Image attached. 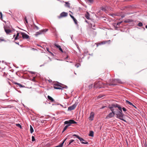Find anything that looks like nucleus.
I'll use <instances>...</instances> for the list:
<instances>
[{
  "mask_svg": "<svg viewBox=\"0 0 147 147\" xmlns=\"http://www.w3.org/2000/svg\"><path fill=\"white\" fill-rule=\"evenodd\" d=\"M133 21L131 20L128 19L127 20H125L124 22L125 23H129L132 22Z\"/></svg>",
  "mask_w": 147,
  "mask_h": 147,
  "instance_id": "dca6fc26",
  "label": "nucleus"
},
{
  "mask_svg": "<svg viewBox=\"0 0 147 147\" xmlns=\"http://www.w3.org/2000/svg\"><path fill=\"white\" fill-rule=\"evenodd\" d=\"M138 26H142L143 25L142 23V22H140L138 24Z\"/></svg>",
  "mask_w": 147,
  "mask_h": 147,
  "instance_id": "cd10ccee",
  "label": "nucleus"
},
{
  "mask_svg": "<svg viewBox=\"0 0 147 147\" xmlns=\"http://www.w3.org/2000/svg\"><path fill=\"white\" fill-rule=\"evenodd\" d=\"M34 26H35V28L37 29V30H38L39 29V28L36 25H34Z\"/></svg>",
  "mask_w": 147,
  "mask_h": 147,
  "instance_id": "a19ab883",
  "label": "nucleus"
},
{
  "mask_svg": "<svg viewBox=\"0 0 147 147\" xmlns=\"http://www.w3.org/2000/svg\"><path fill=\"white\" fill-rule=\"evenodd\" d=\"M115 114V112H114V113L112 112L110 113L107 116L106 118L107 119L111 118L113 117Z\"/></svg>",
  "mask_w": 147,
  "mask_h": 147,
  "instance_id": "6e6552de",
  "label": "nucleus"
},
{
  "mask_svg": "<svg viewBox=\"0 0 147 147\" xmlns=\"http://www.w3.org/2000/svg\"><path fill=\"white\" fill-rule=\"evenodd\" d=\"M18 37L16 36L15 38V40H17L18 38Z\"/></svg>",
  "mask_w": 147,
  "mask_h": 147,
  "instance_id": "c03bdc74",
  "label": "nucleus"
},
{
  "mask_svg": "<svg viewBox=\"0 0 147 147\" xmlns=\"http://www.w3.org/2000/svg\"><path fill=\"white\" fill-rule=\"evenodd\" d=\"M65 3L66 4V6L69 7H70V4L68 2H66Z\"/></svg>",
  "mask_w": 147,
  "mask_h": 147,
  "instance_id": "393cba45",
  "label": "nucleus"
},
{
  "mask_svg": "<svg viewBox=\"0 0 147 147\" xmlns=\"http://www.w3.org/2000/svg\"><path fill=\"white\" fill-rule=\"evenodd\" d=\"M33 131H34L31 125H30V133H32L33 132Z\"/></svg>",
  "mask_w": 147,
  "mask_h": 147,
  "instance_id": "b1692460",
  "label": "nucleus"
},
{
  "mask_svg": "<svg viewBox=\"0 0 147 147\" xmlns=\"http://www.w3.org/2000/svg\"><path fill=\"white\" fill-rule=\"evenodd\" d=\"M122 109H123V111H126V109L124 107H123L122 108Z\"/></svg>",
  "mask_w": 147,
  "mask_h": 147,
  "instance_id": "58836bf2",
  "label": "nucleus"
},
{
  "mask_svg": "<svg viewBox=\"0 0 147 147\" xmlns=\"http://www.w3.org/2000/svg\"><path fill=\"white\" fill-rule=\"evenodd\" d=\"M110 40H109V41H103V42H102L101 43L102 44H105L106 43H107V42H109V41H110Z\"/></svg>",
  "mask_w": 147,
  "mask_h": 147,
  "instance_id": "2f4dec72",
  "label": "nucleus"
},
{
  "mask_svg": "<svg viewBox=\"0 0 147 147\" xmlns=\"http://www.w3.org/2000/svg\"><path fill=\"white\" fill-rule=\"evenodd\" d=\"M48 31V29H45L42 30H40L39 31L36 32L35 36H37L38 35L41 34L42 33H43L44 32H46Z\"/></svg>",
  "mask_w": 147,
  "mask_h": 147,
  "instance_id": "39448f33",
  "label": "nucleus"
},
{
  "mask_svg": "<svg viewBox=\"0 0 147 147\" xmlns=\"http://www.w3.org/2000/svg\"><path fill=\"white\" fill-rule=\"evenodd\" d=\"M20 34H21L23 38L28 39L29 38V36L25 33L24 32H21L20 33Z\"/></svg>",
  "mask_w": 147,
  "mask_h": 147,
  "instance_id": "1a4fd4ad",
  "label": "nucleus"
},
{
  "mask_svg": "<svg viewBox=\"0 0 147 147\" xmlns=\"http://www.w3.org/2000/svg\"><path fill=\"white\" fill-rule=\"evenodd\" d=\"M24 20H25V21L26 23H27V24H28V21L27 20V18H26V16L25 17Z\"/></svg>",
  "mask_w": 147,
  "mask_h": 147,
  "instance_id": "473e14b6",
  "label": "nucleus"
},
{
  "mask_svg": "<svg viewBox=\"0 0 147 147\" xmlns=\"http://www.w3.org/2000/svg\"><path fill=\"white\" fill-rule=\"evenodd\" d=\"M15 36V35H14V36H13V37H14Z\"/></svg>",
  "mask_w": 147,
  "mask_h": 147,
  "instance_id": "603ef678",
  "label": "nucleus"
},
{
  "mask_svg": "<svg viewBox=\"0 0 147 147\" xmlns=\"http://www.w3.org/2000/svg\"><path fill=\"white\" fill-rule=\"evenodd\" d=\"M73 136H76V138H78L80 141L83 144H88V143L87 142H82V141H85V140L83 138H80L79 136L77 135L76 134H74Z\"/></svg>",
  "mask_w": 147,
  "mask_h": 147,
  "instance_id": "0eeeda50",
  "label": "nucleus"
},
{
  "mask_svg": "<svg viewBox=\"0 0 147 147\" xmlns=\"http://www.w3.org/2000/svg\"><path fill=\"white\" fill-rule=\"evenodd\" d=\"M109 109H111V110L113 113H114V112H115V111H114V109H113V107L112 106L110 107Z\"/></svg>",
  "mask_w": 147,
  "mask_h": 147,
  "instance_id": "4be33fe9",
  "label": "nucleus"
},
{
  "mask_svg": "<svg viewBox=\"0 0 147 147\" xmlns=\"http://www.w3.org/2000/svg\"><path fill=\"white\" fill-rule=\"evenodd\" d=\"M47 51H48L49 52V49H48L47 48Z\"/></svg>",
  "mask_w": 147,
  "mask_h": 147,
  "instance_id": "8fccbe9b",
  "label": "nucleus"
},
{
  "mask_svg": "<svg viewBox=\"0 0 147 147\" xmlns=\"http://www.w3.org/2000/svg\"><path fill=\"white\" fill-rule=\"evenodd\" d=\"M100 43H99V45H100Z\"/></svg>",
  "mask_w": 147,
  "mask_h": 147,
  "instance_id": "864d4df0",
  "label": "nucleus"
},
{
  "mask_svg": "<svg viewBox=\"0 0 147 147\" xmlns=\"http://www.w3.org/2000/svg\"><path fill=\"white\" fill-rule=\"evenodd\" d=\"M5 31L7 34H9L11 32V30L8 29L7 27L4 26V27Z\"/></svg>",
  "mask_w": 147,
  "mask_h": 147,
  "instance_id": "9d476101",
  "label": "nucleus"
},
{
  "mask_svg": "<svg viewBox=\"0 0 147 147\" xmlns=\"http://www.w3.org/2000/svg\"><path fill=\"white\" fill-rule=\"evenodd\" d=\"M114 26L115 28L116 29L118 28L119 27V26H116V24L115 23L114 24Z\"/></svg>",
  "mask_w": 147,
  "mask_h": 147,
  "instance_id": "bb28decb",
  "label": "nucleus"
},
{
  "mask_svg": "<svg viewBox=\"0 0 147 147\" xmlns=\"http://www.w3.org/2000/svg\"><path fill=\"white\" fill-rule=\"evenodd\" d=\"M35 140L34 137V136L32 137V141L33 142Z\"/></svg>",
  "mask_w": 147,
  "mask_h": 147,
  "instance_id": "c9c22d12",
  "label": "nucleus"
},
{
  "mask_svg": "<svg viewBox=\"0 0 147 147\" xmlns=\"http://www.w3.org/2000/svg\"><path fill=\"white\" fill-rule=\"evenodd\" d=\"M116 85L115 84H109V85H110V86L112 85Z\"/></svg>",
  "mask_w": 147,
  "mask_h": 147,
  "instance_id": "09e8293b",
  "label": "nucleus"
},
{
  "mask_svg": "<svg viewBox=\"0 0 147 147\" xmlns=\"http://www.w3.org/2000/svg\"><path fill=\"white\" fill-rule=\"evenodd\" d=\"M47 97L48 99L51 100L52 102H53L54 101L53 99L49 96H48Z\"/></svg>",
  "mask_w": 147,
  "mask_h": 147,
  "instance_id": "f3484780",
  "label": "nucleus"
},
{
  "mask_svg": "<svg viewBox=\"0 0 147 147\" xmlns=\"http://www.w3.org/2000/svg\"><path fill=\"white\" fill-rule=\"evenodd\" d=\"M63 85L60 83H57L54 85V88L55 89H62L63 88H65L63 86Z\"/></svg>",
  "mask_w": 147,
  "mask_h": 147,
  "instance_id": "7ed1b4c3",
  "label": "nucleus"
},
{
  "mask_svg": "<svg viewBox=\"0 0 147 147\" xmlns=\"http://www.w3.org/2000/svg\"><path fill=\"white\" fill-rule=\"evenodd\" d=\"M77 123L73 119H70L68 121H65L64 123L66 124H68L64 128L62 132L64 131L71 124H76Z\"/></svg>",
  "mask_w": 147,
  "mask_h": 147,
  "instance_id": "f257e3e1",
  "label": "nucleus"
},
{
  "mask_svg": "<svg viewBox=\"0 0 147 147\" xmlns=\"http://www.w3.org/2000/svg\"><path fill=\"white\" fill-rule=\"evenodd\" d=\"M101 9L104 11H105L106 10V9L105 8L103 7H101Z\"/></svg>",
  "mask_w": 147,
  "mask_h": 147,
  "instance_id": "ea45409f",
  "label": "nucleus"
},
{
  "mask_svg": "<svg viewBox=\"0 0 147 147\" xmlns=\"http://www.w3.org/2000/svg\"><path fill=\"white\" fill-rule=\"evenodd\" d=\"M0 40L1 41H5L3 39L0 38Z\"/></svg>",
  "mask_w": 147,
  "mask_h": 147,
  "instance_id": "79ce46f5",
  "label": "nucleus"
},
{
  "mask_svg": "<svg viewBox=\"0 0 147 147\" xmlns=\"http://www.w3.org/2000/svg\"><path fill=\"white\" fill-rule=\"evenodd\" d=\"M94 116V113L93 112H91L90 114V116L89 117V120L91 121L93 120Z\"/></svg>",
  "mask_w": 147,
  "mask_h": 147,
  "instance_id": "9b49d317",
  "label": "nucleus"
},
{
  "mask_svg": "<svg viewBox=\"0 0 147 147\" xmlns=\"http://www.w3.org/2000/svg\"><path fill=\"white\" fill-rule=\"evenodd\" d=\"M112 106L113 108L117 107L119 109H120L121 110V107L118 104H113Z\"/></svg>",
  "mask_w": 147,
  "mask_h": 147,
  "instance_id": "f8f14e48",
  "label": "nucleus"
},
{
  "mask_svg": "<svg viewBox=\"0 0 147 147\" xmlns=\"http://www.w3.org/2000/svg\"><path fill=\"white\" fill-rule=\"evenodd\" d=\"M31 73L32 74H34L35 73V72H34L31 71Z\"/></svg>",
  "mask_w": 147,
  "mask_h": 147,
  "instance_id": "49530a36",
  "label": "nucleus"
},
{
  "mask_svg": "<svg viewBox=\"0 0 147 147\" xmlns=\"http://www.w3.org/2000/svg\"><path fill=\"white\" fill-rule=\"evenodd\" d=\"M115 81H117V82H118L119 83H121V81L119 79H115Z\"/></svg>",
  "mask_w": 147,
  "mask_h": 147,
  "instance_id": "c85d7f7f",
  "label": "nucleus"
},
{
  "mask_svg": "<svg viewBox=\"0 0 147 147\" xmlns=\"http://www.w3.org/2000/svg\"><path fill=\"white\" fill-rule=\"evenodd\" d=\"M15 84L16 85H18L20 88L23 87H24V86H23L21 84L18 83H15Z\"/></svg>",
  "mask_w": 147,
  "mask_h": 147,
  "instance_id": "aec40b11",
  "label": "nucleus"
},
{
  "mask_svg": "<svg viewBox=\"0 0 147 147\" xmlns=\"http://www.w3.org/2000/svg\"><path fill=\"white\" fill-rule=\"evenodd\" d=\"M119 111H117L115 113L117 115V117L120 119L121 120L125 121L123 119L124 114L122 113V108L121 110L120 109H119Z\"/></svg>",
  "mask_w": 147,
  "mask_h": 147,
  "instance_id": "f03ea898",
  "label": "nucleus"
},
{
  "mask_svg": "<svg viewBox=\"0 0 147 147\" xmlns=\"http://www.w3.org/2000/svg\"><path fill=\"white\" fill-rule=\"evenodd\" d=\"M92 86H93V85L92 84H91L90 85H89L88 86V88L89 89H91V88H92Z\"/></svg>",
  "mask_w": 147,
  "mask_h": 147,
  "instance_id": "c756f323",
  "label": "nucleus"
},
{
  "mask_svg": "<svg viewBox=\"0 0 147 147\" xmlns=\"http://www.w3.org/2000/svg\"><path fill=\"white\" fill-rule=\"evenodd\" d=\"M75 66L77 67H79V66L78 65V64H76V65H75Z\"/></svg>",
  "mask_w": 147,
  "mask_h": 147,
  "instance_id": "a18cd8bd",
  "label": "nucleus"
},
{
  "mask_svg": "<svg viewBox=\"0 0 147 147\" xmlns=\"http://www.w3.org/2000/svg\"><path fill=\"white\" fill-rule=\"evenodd\" d=\"M76 105L74 104L72 105L71 106H70L68 108V110H72L74 109L76 107Z\"/></svg>",
  "mask_w": 147,
  "mask_h": 147,
  "instance_id": "ddd939ff",
  "label": "nucleus"
},
{
  "mask_svg": "<svg viewBox=\"0 0 147 147\" xmlns=\"http://www.w3.org/2000/svg\"><path fill=\"white\" fill-rule=\"evenodd\" d=\"M68 15V13L65 12H62L59 16H58L57 17L59 19H60L62 18L67 17Z\"/></svg>",
  "mask_w": 147,
  "mask_h": 147,
  "instance_id": "423d86ee",
  "label": "nucleus"
},
{
  "mask_svg": "<svg viewBox=\"0 0 147 147\" xmlns=\"http://www.w3.org/2000/svg\"><path fill=\"white\" fill-rule=\"evenodd\" d=\"M85 17L88 19H89L90 18V15L87 13L85 14Z\"/></svg>",
  "mask_w": 147,
  "mask_h": 147,
  "instance_id": "6ab92c4d",
  "label": "nucleus"
},
{
  "mask_svg": "<svg viewBox=\"0 0 147 147\" xmlns=\"http://www.w3.org/2000/svg\"><path fill=\"white\" fill-rule=\"evenodd\" d=\"M69 15L73 19L74 23L76 24H77V20L74 18V17L71 14H69Z\"/></svg>",
  "mask_w": 147,
  "mask_h": 147,
  "instance_id": "4468645a",
  "label": "nucleus"
},
{
  "mask_svg": "<svg viewBox=\"0 0 147 147\" xmlns=\"http://www.w3.org/2000/svg\"><path fill=\"white\" fill-rule=\"evenodd\" d=\"M19 33H17L16 36L18 37L19 36Z\"/></svg>",
  "mask_w": 147,
  "mask_h": 147,
  "instance_id": "37998d69",
  "label": "nucleus"
},
{
  "mask_svg": "<svg viewBox=\"0 0 147 147\" xmlns=\"http://www.w3.org/2000/svg\"><path fill=\"white\" fill-rule=\"evenodd\" d=\"M16 125L18 127H20V128H21V127H22V126H21V125L20 124H16Z\"/></svg>",
  "mask_w": 147,
  "mask_h": 147,
  "instance_id": "7c9ffc66",
  "label": "nucleus"
},
{
  "mask_svg": "<svg viewBox=\"0 0 147 147\" xmlns=\"http://www.w3.org/2000/svg\"><path fill=\"white\" fill-rule=\"evenodd\" d=\"M126 103L128 104H129V105H132L135 108H137L136 107L134 106V105H133L132 103L129 102V101L128 100H126Z\"/></svg>",
  "mask_w": 147,
  "mask_h": 147,
  "instance_id": "2eb2a0df",
  "label": "nucleus"
},
{
  "mask_svg": "<svg viewBox=\"0 0 147 147\" xmlns=\"http://www.w3.org/2000/svg\"><path fill=\"white\" fill-rule=\"evenodd\" d=\"M145 147H147V144H145Z\"/></svg>",
  "mask_w": 147,
  "mask_h": 147,
  "instance_id": "de8ad7c7",
  "label": "nucleus"
},
{
  "mask_svg": "<svg viewBox=\"0 0 147 147\" xmlns=\"http://www.w3.org/2000/svg\"><path fill=\"white\" fill-rule=\"evenodd\" d=\"M122 23V22H117V24H116V26H119V25L120 24Z\"/></svg>",
  "mask_w": 147,
  "mask_h": 147,
  "instance_id": "72a5a7b5",
  "label": "nucleus"
},
{
  "mask_svg": "<svg viewBox=\"0 0 147 147\" xmlns=\"http://www.w3.org/2000/svg\"><path fill=\"white\" fill-rule=\"evenodd\" d=\"M146 28L147 29V25L146 26Z\"/></svg>",
  "mask_w": 147,
  "mask_h": 147,
  "instance_id": "3c124183",
  "label": "nucleus"
},
{
  "mask_svg": "<svg viewBox=\"0 0 147 147\" xmlns=\"http://www.w3.org/2000/svg\"><path fill=\"white\" fill-rule=\"evenodd\" d=\"M59 50L61 51V52L62 53H63V50L62 49H61V47H60V48H59Z\"/></svg>",
  "mask_w": 147,
  "mask_h": 147,
  "instance_id": "f704fd0d",
  "label": "nucleus"
},
{
  "mask_svg": "<svg viewBox=\"0 0 147 147\" xmlns=\"http://www.w3.org/2000/svg\"><path fill=\"white\" fill-rule=\"evenodd\" d=\"M103 96L102 95H99L98 97V98H101Z\"/></svg>",
  "mask_w": 147,
  "mask_h": 147,
  "instance_id": "4c0bfd02",
  "label": "nucleus"
},
{
  "mask_svg": "<svg viewBox=\"0 0 147 147\" xmlns=\"http://www.w3.org/2000/svg\"><path fill=\"white\" fill-rule=\"evenodd\" d=\"M15 84L16 85H18L20 88L23 87H24V86H23L21 84L18 83H15Z\"/></svg>",
  "mask_w": 147,
  "mask_h": 147,
  "instance_id": "412c9836",
  "label": "nucleus"
},
{
  "mask_svg": "<svg viewBox=\"0 0 147 147\" xmlns=\"http://www.w3.org/2000/svg\"><path fill=\"white\" fill-rule=\"evenodd\" d=\"M0 17H1V19H2V13L1 12H0Z\"/></svg>",
  "mask_w": 147,
  "mask_h": 147,
  "instance_id": "e433bc0d",
  "label": "nucleus"
},
{
  "mask_svg": "<svg viewBox=\"0 0 147 147\" xmlns=\"http://www.w3.org/2000/svg\"><path fill=\"white\" fill-rule=\"evenodd\" d=\"M102 83L101 82H96L94 85V87L96 88H100L102 86Z\"/></svg>",
  "mask_w": 147,
  "mask_h": 147,
  "instance_id": "20e7f679",
  "label": "nucleus"
},
{
  "mask_svg": "<svg viewBox=\"0 0 147 147\" xmlns=\"http://www.w3.org/2000/svg\"><path fill=\"white\" fill-rule=\"evenodd\" d=\"M74 142V140H71L69 141V142L68 144V146H69L72 143Z\"/></svg>",
  "mask_w": 147,
  "mask_h": 147,
  "instance_id": "5701e85b",
  "label": "nucleus"
},
{
  "mask_svg": "<svg viewBox=\"0 0 147 147\" xmlns=\"http://www.w3.org/2000/svg\"><path fill=\"white\" fill-rule=\"evenodd\" d=\"M54 45L57 48H60V47H61L60 45H58V44H57L56 43H55L54 44Z\"/></svg>",
  "mask_w": 147,
  "mask_h": 147,
  "instance_id": "a878e982",
  "label": "nucleus"
},
{
  "mask_svg": "<svg viewBox=\"0 0 147 147\" xmlns=\"http://www.w3.org/2000/svg\"><path fill=\"white\" fill-rule=\"evenodd\" d=\"M90 136L93 137L94 135V132L93 131H91L90 132V134L89 135Z\"/></svg>",
  "mask_w": 147,
  "mask_h": 147,
  "instance_id": "a211bd4d",
  "label": "nucleus"
}]
</instances>
